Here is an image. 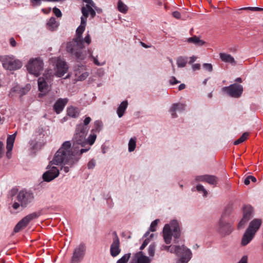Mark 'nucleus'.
I'll list each match as a JSON object with an SVG mask.
<instances>
[{"mask_svg":"<svg viewBox=\"0 0 263 263\" xmlns=\"http://www.w3.org/2000/svg\"><path fill=\"white\" fill-rule=\"evenodd\" d=\"M249 177L250 178V180H251V181L253 182H255L256 181V179L255 177L253 176H249Z\"/></svg>","mask_w":263,"mask_h":263,"instance_id":"nucleus-63","label":"nucleus"},{"mask_svg":"<svg viewBox=\"0 0 263 263\" xmlns=\"http://www.w3.org/2000/svg\"><path fill=\"white\" fill-rule=\"evenodd\" d=\"M170 83L171 84L174 85L179 83V82L174 77H173L170 80Z\"/></svg>","mask_w":263,"mask_h":263,"instance_id":"nucleus-57","label":"nucleus"},{"mask_svg":"<svg viewBox=\"0 0 263 263\" xmlns=\"http://www.w3.org/2000/svg\"><path fill=\"white\" fill-rule=\"evenodd\" d=\"M88 126L82 125H77L76 128L75 134L73 138V145L78 144L82 147H85L87 145L86 136L88 131Z\"/></svg>","mask_w":263,"mask_h":263,"instance_id":"nucleus-5","label":"nucleus"},{"mask_svg":"<svg viewBox=\"0 0 263 263\" xmlns=\"http://www.w3.org/2000/svg\"><path fill=\"white\" fill-rule=\"evenodd\" d=\"M128 105L127 101H124L121 102L118 108H117V112L119 118L122 117L126 110Z\"/></svg>","mask_w":263,"mask_h":263,"instance_id":"nucleus-27","label":"nucleus"},{"mask_svg":"<svg viewBox=\"0 0 263 263\" xmlns=\"http://www.w3.org/2000/svg\"><path fill=\"white\" fill-rule=\"evenodd\" d=\"M151 260L144 255L142 251L135 253L133 256V263H151Z\"/></svg>","mask_w":263,"mask_h":263,"instance_id":"nucleus-18","label":"nucleus"},{"mask_svg":"<svg viewBox=\"0 0 263 263\" xmlns=\"http://www.w3.org/2000/svg\"><path fill=\"white\" fill-rule=\"evenodd\" d=\"M196 189L199 192H202L203 193V196H206V195L208 194V192L205 190V189L204 188L203 185H202L201 184L197 185V186H196Z\"/></svg>","mask_w":263,"mask_h":263,"instance_id":"nucleus-42","label":"nucleus"},{"mask_svg":"<svg viewBox=\"0 0 263 263\" xmlns=\"http://www.w3.org/2000/svg\"><path fill=\"white\" fill-rule=\"evenodd\" d=\"M85 42L88 45H89L91 43V39L90 35L89 34H87V35L85 37V39L83 40V43Z\"/></svg>","mask_w":263,"mask_h":263,"instance_id":"nucleus-52","label":"nucleus"},{"mask_svg":"<svg viewBox=\"0 0 263 263\" xmlns=\"http://www.w3.org/2000/svg\"><path fill=\"white\" fill-rule=\"evenodd\" d=\"M53 12L58 17L62 16V14L61 10L57 7H54L53 9Z\"/></svg>","mask_w":263,"mask_h":263,"instance_id":"nucleus-45","label":"nucleus"},{"mask_svg":"<svg viewBox=\"0 0 263 263\" xmlns=\"http://www.w3.org/2000/svg\"><path fill=\"white\" fill-rule=\"evenodd\" d=\"M90 148V146L80 149L79 154L72 151L71 144L70 141L64 142L61 147L55 154L53 160L50 162L51 164L59 165L63 164L72 167L77 163L83 153L87 152Z\"/></svg>","mask_w":263,"mask_h":263,"instance_id":"nucleus-2","label":"nucleus"},{"mask_svg":"<svg viewBox=\"0 0 263 263\" xmlns=\"http://www.w3.org/2000/svg\"><path fill=\"white\" fill-rule=\"evenodd\" d=\"M187 42L189 43H192L197 46H201L205 44V42L200 39L197 36L194 35L187 39Z\"/></svg>","mask_w":263,"mask_h":263,"instance_id":"nucleus-26","label":"nucleus"},{"mask_svg":"<svg viewBox=\"0 0 263 263\" xmlns=\"http://www.w3.org/2000/svg\"><path fill=\"white\" fill-rule=\"evenodd\" d=\"M206 177V175L198 176L196 177V180L197 181H205V178Z\"/></svg>","mask_w":263,"mask_h":263,"instance_id":"nucleus-48","label":"nucleus"},{"mask_svg":"<svg viewBox=\"0 0 263 263\" xmlns=\"http://www.w3.org/2000/svg\"><path fill=\"white\" fill-rule=\"evenodd\" d=\"M88 52L89 53V57L92 59V61L95 64H96L97 66H101L103 65V64H100V62L97 60V59L92 55V52H91L90 50H88Z\"/></svg>","mask_w":263,"mask_h":263,"instance_id":"nucleus-41","label":"nucleus"},{"mask_svg":"<svg viewBox=\"0 0 263 263\" xmlns=\"http://www.w3.org/2000/svg\"><path fill=\"white\" fill-rule=\"evenodd\" d=\"M149 242V238H147V239H145V240L143 241V243L141 246L140 249L141 250H143L146 247V246L148 245V243Z\"/></svg>","mask_w":263,"mask_h":263,"instance_id":"nucleus-49","label":"nucleus"},{"mask_svg":"<svg viewBox=\"0 0 263 263\" xmlns=\"http://www.w3.org/2000/svg\"><path fill=\"white\" fill-rule=\"evenodd\" d=\"M40 215V213L39 212H34L24 217L15 226L13 230L14 232L15 233L20 232L21 230L26 228L31 221L38 218Z\"/></svg>","mask_w":263,"mask_h":263,"instance_id":"nucleus-9","label":"nucleus"},{"mask_svg":"<svg viewBox=\"0 0 263 263\" xmlns=\"http://www.w3.org/2000/svg\"><path fill=\"white\" fill-rule=\"evenodd\" d=\"M254 235L255 234L252 232L248 230H246L241 239V245L243 246L247 245L252 240L254 237Z\"/></svg>","mask_w":263,"mask_h":263,"instance_id":"nucleus-23","label":"nucleus"},{"mask_svg":"<svg viewBox=\"0 0 263 263\" xmlns=\"http://www.w3.org/2000/svg\"><path fill=\"white\" fill-rule=\"evenodd\" d=\"M173 16L175 18H177V19L180 18V17H181V14L178 11H174V12H173Z\"/></svg>","mask_w":263,"mask_h":263,"instance_id":"nucleus-54","label":"nucleus"},{"mask_svg":"<svg viewBox=\"0 0 263 263\" xmlns=\"http://www.w3.org/2000/svg\"><path fill=\"white\" fill-rule=\"evenodd\" d=\"M203 67L209 72L213 71V66L211 64L204 63L203 65Z\"/></svg>","mask_w":263,"mask_h":263,"instance_id":"nucleus-46","label":"nucleus"},{"mask_svg":"<svg viewBox=\"0 0 263 263\" xmlns=\"http://www.w3.org/2000/svg\"><path fill=\"white\" fill-rule=\"evenodd\" d=\"M86 252V246L80 243L74 250L71 259V263H79L83 259Z\"/></svg>","mask_w":263,"mask_h":263,"instance_id":"nucleus-11","label":"nucleus"},{"mask_svg":"<svg viewBox=\"0 0 263 263\" xmlns=\"http://www.w3.org/2000/svg\"><path fill=\"white\" fill-rule=\"evenodd\" d=\"M95 10L98 13H100L102 12V10L101 8H98L97 6H96V8H94Z\"/></svg>","mask_w":263,"mask_h":263,"instance_id":"nucleus-64","label":"nucleus"},{"mask_svg":"<svg viewBox=\"0 0 263 263\" xmlns=\"http://www.w3.org/2000/svg\"><path fill=\"white\" fill-rule=\"evenodd\" d=\"M240 10H250L252 11H263V8H259V7H243Z\"/></svg>","mask_w":263,"mask_h":263,"instance_id":"nucleus-38","label":"nucleus"},{"mask_svg":"<svg viewBox=\"0 0 263 263\" xmlns=\"http://www.w3.org/2000/svg\"><path fill=\"white\" fill-rule=\"evenodd\" d=\"M3 143L2 141H0V158L2 157V155L3 154Z\"/></svg>","mask_w":263,"mask_h":263,"instance_id":"nucleus-58","label":"nucleus"},{"mask_svg":"<svg viewBox=\"0 0 263 263\" xmlns=\"http://www.w3.org/2000/svg\"><path fill=\"white\" fill-rule=\"evenodd\" d=\"M185 105L184 104L180 103L173 104L170 110L172 117L173 118H176L177 115L176 111H178L181 112L185 109Z\"/></svg>","mask_w":263,"mask_h":263,"instance_id":"nucleus-21","label":"nucleus"},{"mask_svg":"<svg viewBox=\"0 0 263 263\" xmlns=\"http://www.w3.org/2000/svg\"><path fill=\"white\" fill-rule=\"evenodd\" d=\"M163 235L166 244L171 243L172 236L175 239L179 238L180 236V230L178 222L176 220H173L170 225L165 224L163 230Z\"/></svg>","mask_w":263,"mask_h":263,"instance_id":"nucleus-3","label":"nucleus"},{"mask_svg":"<svg viewBox=\"0 0 263 263\" xmlns=\"http://www.w3.org/2000/svg\"><path fill=\"white\" fill-rule=\"evenodd\" d=\"M136 146V138L135 137L131 138L128 142V151L130 152H133Z\"/></svg>","mask_w":263,"mask_h":263,"instance_id":"nucleus-33","label":"nucleus"},{"mask_svg":"<svg viewBox=\"0 0 263 263\" xmlns=\"http://www.w3.org/2000/svg\"><path fill=\"white\" fill-rule=\"evenodd\" d=\"M52 164L49 163L47 167L49 170L43 175V179L45 181L49 182L57 177L59 175V170L55 166H51Z\"/></svg>","mask_w":263,"mask_h":263,"instance_id":"nucleus-14","label":"nucleus"},{"mask_svg":"<svg viewBox=\"0 0 263 263\" xmlns=\"http://www.w3.org/2000/svg\"><path fill=\"white\" fill-rule=\"evenodd\" d=\"M131 256L130 253L124 254L121 258H120L116 263H127Z\"/></svg>","mask_w":263,"mask_h":263,"instance_id":"nucleus-35","label":"nucleus"},{"mask_svg":"<svg viewBox=\"0 0 263 263\" xmlns=\"http://www.w3.org/2000/svg\"><path fill=\"white\" fill-rule=\"evenodd\" d=\"M103 126V124L101 121L97 120L94 122L93 128L91 129V133H94L95 134L100 133Z\"/></svg>","mask_w":263,"mask_h":263,"instance_id":"nucleus-29","label":"nucleus"},{"mask_svg":"<svg viewBox=\"0 0 263 263\" xmlns=\"http://www.w3.org/2000/svg\"><path fill=\"white\" fill-rule=\"evenodd\" d=\"M16 135V133H14L12 135H9L8 137H7L6 145V148L7 149V152L6 153L7 156H8V153L9 152H11L12 150Z\"/></svg>","mask_w":263,"mask_h":263,"instance_id":"nucleus-24","label":"nucleus"},{"mask_svg":"<svg viewBox=\"0 0 263 263\" xmlns=\"http://www.w3.org/2000/svg\"><path fill=\"white\" fill-rule=\"evenodd\" d=\"M168 251L171 253L174 252L177 256L180 257L177 263H187L192 256L191 250L184 245L171 247Z\"/></svg>","mask_w":263,"mask_h":263,"instance_id":"nucleus-4","label":"nucleus"},{"mask_svg":"<svg viewBox=\"0 0 263 263\" xmlns=\"http://www.w3.org/2000/svg\"><path fill=\"white\" fill-rule=\"evenodd\" d=\"M83 1L87 3L85 6L89 5L95 11L93 8H96V6L92 0H83Z\"/></svg>","mask_w":263,"mask_h":263,"instance_id":"nucleus-43","label":"nucleus"},{"mask_svg":"<svg viewBox=\"0 0 263 263\" xmlns=\"http://www.w3.org/2000/svg\"><path fill=\"white\" fill-rule=\"evenodd\" d=\"M97 138L96 134L91 133L88 136V139H86L87 144L88 143L90 145H92L96 141Z\"/></svg>","mask_w":263,"mask_h":263,"instance_id":"nucleus-34","label":"nucleus"},{"mask_svg":"<svg viewBox=\"0 0 263 263\" xmlns=\"http://www.w3.org/2000/svg\"><path fill=\"white\" fill-rule=\"evenodd\" d=\"M88 76V74L87 72H83L82 74L78 77V80L79 81H83L86 79Z\"/></svg>","mask_w":263,"mask_h":263,"instance_id":"nucleus-47","label":"nucleus"},{"mask_svg":"<svg viewBox=\"0 0 263 263\" xmlns=\"http://www.w3.org/2000/svg\"><path fill=\"white\" fill-rule=\"evenodd\" d=\"M56 71L54 73L58 77H61L65 74L68 70V67L66 62L63 60H58L56 65Z\"/></svg>","mask_w":263,"mask_h":263,"instance_id":"nucleus-17","label":"nucleus"},{"mask_svg":"<svg viewBox=\"0 0 263 263\" xmlns=\"http://www.w3.org/2000/svg\"><path fill=\"white\" fill-rule=\"evenodd\" d=\"M250 183V179L249 177V176H248L244 180V183L246 184V185H248Z\"/></svg>","mask_w":263,"mask_h":263,"instance_id":"nucleus-60","label":"nucleus"},{"mask_svg":"<svg viewBox=\"0 0 263 263\" xmlns=\"http://www.w3.org/2000/svg\"><path fill=\"white\" fill-rule=\"evenodd\" d=\"M261 223L262 221L260 219H254L250 223L249 226L247 230L255 234L257 231L260 228Z\"/></svg>","mask_w":263,"mask_h":263,"instance_id":"nucleus-22","label":"nucleus"},{"mask_svg":"<svg viewBox=\"0 0 263 263\" xmlns=\"http://www.w3.org/2000/svg\"><path fill=\"white\" fill-rule=\"evenodd\" d=\"M205 182L212 185H216L218 182V178L213 175H206Z\"/></svg>","mask_w":263,"mask_h":263,"instance_id":"nucleus-30","label":"nucleus"},{"mask_svg":"<svg viewBox=\"0 0 263 263\" xmlns=\"http://www.w3.org/2000/svg\"><path fill=\"white\" fill-rule=\"evenodd\" d=\"M53 77V74L52 70L51 69H49L45 71L43 77L39 78L38 86L40 91H43L47 89V83L50 82Z\"/></svg>","mask_w":263,"mask_h":263,"instance_id":"nucleus-13","label":"nucleus"},{"mask_svg":"<svg viewBox=\"0 0 263 263\" xmlns=\"http://www.w3.org/2000/svg\"><path fill=\"white\" fill-rule=\"evenodd\" d=\"M28 72L35 77H37L43 70V63L42 60L38 58L30 60L27 65Z\"/></svg>","mask_w":263,"mask_h":263,"instance_id":"nucleus-8","label":"nucleus"},{"mask_svg":"<svg viewBox=\"0 0 263 263\" xmlns=\"http://www.w3.org/2000/svg\"><path fill=\"white\" fill-rule=\"evenodd\" d=\"M238 263H248V257L247 256H243L239 261Z\"/></svg>","mask_w":263,"mask_h":263,"instance_id":"nucleus-53","label":"nucleus"},{"mask_svg":"<svg viewBox=\"0 0 263 263\" xmlns=\"http://www.w3.org/2000/svg\"><path fill=\"white\" fill-rule=\"evenodd\" d=\"M91 121V119L89 117H87L85 118L83 121V123H80L79 125H82L84 126H87V125L90 123Z\"/></svg>","mask_w":263,"mask_h":263,"instance_id":"nucleus-44","label":"nucleus"},{"mask_svg":"<svg viewBox=\"0 0 263 263\" xmlns=\"http://www.w3.org/2000/svg\"><path fill=\"white\" fill-rule=\"evenodd\" d=\"M243 217L238 224V229H243L245 224L250 220L253 212V208L250 205H246L243 208Z\"/></svg>","mask_w":263,"mask_h":263,"instance_id":"nucleus-15","label":"nucleus"},{"mask_svg":"<svg viewBox=\"0 0 263 263\" xmlns=\"http://www.w3.org/2000/svg\"><path fill=\"white\" fill-rule=\"evenodd\" d=\"M68 101V99H59L53 105V109L57 114H60Z\"/></svg>","mask_w":263,"mask_h":263,"instance_id":"nucleus-20","label":"nucleus"},{"mask_svg":"<svg viewBox=\"0 0 263 263\" xmlns=\"http://www.w3.org/2000/svg\"><path fill=\"white\" fill-rule=\"evenodd\" d=\"M187 58L179 57L177 59V64L179 67H184L187 64Z\"/></svg>","mask_w":263,"mask_h":263,"instance_id":"nucleus-31","label":"nucleus"},{"mask_svg":"<svg viewBox=\"0 0 263 263\" xmlns=\"http://www.w3.org/2000/svg\"><path fill=\"white\" fill-rule=\"evenodd\" d=\"M82 16L81 18V25L76 30V37L71 42L67 44L66 50L71 55L77 60H83L86 57V51H83V39L82 35L85 30L87 18L90 14L91 17L96 15L95 11L89 5L82 7L81 9Z\"/></svg>","mask_w":263,"mask_h":263,"instance_id":"nucleus-1","label":"nucleus"},{"mask_svg":"<svg viewBox=\"0 0 263 263\" xmlns=\"http://www.w3.org/2000/svg\"><path fill=\"white\" fill-rule=\"evenodd\" d=\"M222 90L230 97L237 98L240 97L242 93L243 87L239 84H233L229 86L223 87Z\"/></svg>","mask_w":263,"mask_h":263,"instance_id":"nucleus-12","label":"nucleus"},{"mask_svg":"<svg viewBox=\"0 0 263 263\" xmlns=\"http://www.w3.org/2000/svg\"><path fill=\"white\" fill-rule=\"evenodd\" d=\"M71 167L70 165L66 166L64 164L61 168V171H63L65 173H67L69 171V168Z\"/></svg>","mask_w":263,"mask_h":263,"instance_id":"nucleus-51","label":"nucleus"},{"mask_svg":"<svg viewBox=\"0 0 263 263\" xmlns=\"http://www.w3.org/2000/svg\"><path fill=\"white\" fill-rule=\"evenodd\" d=\"M196 60V57L193 56L190 58V60L189 61V64H191L194 63Z\"/></svg>","mask_w":263,"mask_h":263,"instance_id":"nucleus-61","label":"nucleus"},{"mask_svg":"<svg viewBox=\"0 0 263 263\" xmlns=\"http://www.w3.org/2000/svg\"><path fill=\"white\" fill-rule=\"evenodd\" d=\"M21 204L17 203V202H14L13 205L12 207L14 209L16 210L18 209V208L20 206Z\"/></svg>","mask_w":263,"mask_h":263,"instance_id":"nucleus-59","label":"nucleus"},{"mask_svg":"<svg viewBox=\"0 0 263 263\" xmlns=\"http://www.w3.org/2000/svg\"><path fill=\"white\" fill-rule=\"evenodd\" d=\"M0 61L2 63L4 68L9 70L18 69L22 66L21 62L13 57L0 55Z\"/></svg>","mask_w":263,"mask_h":263,"instance_id":"nucleus-6","label":"nucleus"},{"mask_svg":"<svg viewBox=\"0 0 263 263\" xmlns=\"http://www.w3.org/2000/svg\"><path fill=\"white\" fill-rule=\"evenodd\" d=\"M10 44L12 47H15L16 45V42L13 37H11L9 40Z\"/></svg>","mask_w":263,"mask_h":263,"instance_id":"nucleus-55","label":"nucleus"},{"mask_svg":"<svg viewBox=\"0 0 263 263\" xmlns=\"http://www.w3.org/2000/svg\"><path fill=\"white\" fill-rule=\"evenodd\" d=\"M155 245L151 244L149 246L148 248V253L150 256H153L155 254Z\"/></svg>","mask_w":263,"mask_h":263,"instance_id":"nucleus-40","label":"nucleus"},{"mask_svg":"<svg viewBox=\"0 0 263 263\" xmlns=\"http://www.w3.org/2000/svg\"><path fill=\"white\" fill-rule=\"evenodd\" d=\"M34 196L32 193L26 190H22L17 195V199L22 207L25 208L33 200Z\"/></svg>","mask_w":263,"mask_h":263,"instance_id":"nucleus-10","label":"nucleus"},{"mask_svg":"<svg viewBox=\"0 0 263 263\" xmlns=\"http://www.w3.org/2000/svg\"><path fill=\"white\" fill-rule=\"evenodd\" d=\"M248 135L249 134L247 133H243L238 139L234 142V145H238L242 143L247 139Z\"/></svg>","mask_w":263,"mask_h":263,"instance_id":"nucleus-36","label":"nucleus"},{"mask_svg":"<svg viewBox=\"0 0 263 263\" xmlns=\"http://www.w3.org/2000/svg\"><path fill=\"white\" fill-rule=\"evenodd\" d=\"M47 25L50 27V29L53 30L57 27V21L54 17H51L47 23Z\"/></svg>","mask_w":263,"mask_h":263,"instance_id":"nucleus-37","label":"nucleus"},{"mask_svg":"<svg viewBox=\"0 0 263 263\" xmlns=\"http://www.w3.org/2000/svg\"><path fill=\"white\" fill-rule=\"evenodd\" d=\"M67 113L68 116L72 118H76L79 116V110L78 108L71 106L67 108Z\"/></svg>","mask_w":263,"mask_h":263,"instance_id":"nucleus-28","label":"nucleus"},{"mask_svg":"<svg viewBox=\"0 0 263 263\" xmlns=\"http://www.w3.org/2000/svg\"><path fill=\"white\" fill-rule=\"evenodd\" d=\"M159 222V219H157L153 221L151 224L149 230L152 232H155L156 230V227Z\"/></svg>","mask_w":263,"mask_h":263,"instance_id":"nucleus-39","label":"nucleus"},{"mask_svg":"<svg viewBox=\"0 0 263 263\" xmlns=\"http://www.w3.org/2000/svg\"><path fill=\"white\" fill-rule=\"evenodd\" d=\"M219 57L220 59L224 62L229 63L233 65H235L236 64V62L234 58L231 54L225 53H220L219 54Z\"/></svg>","mask_w":263,"mask_h":263,"instance_id":"nucleus-25","label":"nucleus"},{"mask_svg":"<svg viewBox=\"0 0 263 263\" xmlns=\"http://www.w3.org/2000/svg\"><path fill=\"white\" fill-rule=\"evenodd\" d=\"M28 91L29 88L28 87L22 88L18 85H16L11 88L9 95L11 97H13L16 95L22 97L26 95Z\"/></svg>","mask_w":263,"mask_h":263,"instance_id":"nucleus-19","label":"nucleus"},{"mask_svg":"<svg viewBox=\"0 0 263 263\" xmlns=\"http://www.w3.org/2000/svg\"><path fill=\"white\" fill-rule=\"evenodd\" d=\"M95 166V161L92 159L89 161L87 164V167L89 169H92Z\"/></svg>","mask_w":263,"mask_h":263,"instance_id":"nucleus-50","label":"nucleus"},{"mask_svg":"<svg viewBox=\"0 0 263 263\" xmlns=\"http://www.w3.org/2000/svg\"><path fill=\"white\" fill-rule=\"evenodd\" d=\"M113 235L114 237L113 238L112 242L110 246V255L115 257L120 253L121 249L120 248V240L116 232H114Z\"/></svg>","mask_w":263,"mask_h":263,"instance_id":"nucleus-16","label":"nucleus"},{"mask_svg":"<svg viewBox=\"0 0 263 263\" xmlns=\"http://www.w3.org/2000/svg\"><path fill=\"white\" fill-rule=\"evenodd\" d=\"M192 68L194 71L199 70L200 69V65L199 64H195L192 65Z\"/></svg>","mask_w":263,"mask_h":263,"instance_id":"nucleus-56","label":"nucleus"},{"mask_svg":"<svg viewBox=\"0 0 263 263\" xmlns=\"http://www.w3.org/2000/svg\"><path fill=\"white\" fill-rule=\"evenodd\" d=\"M118 9L120 12L126 13L128 10V8L125 4L120 0L118 3Z\"/></svg>","mask_w":263,"mask_h":263,"instance_id":"nucleus-32","label":"nucleus"},{"mask_svg":"<svg viewBox=\"0 0 263 263\" xmlns=\"http://www.w3.org/2000/svg\"><path fill=\"white\" fill-rule=\"evenodd\" d=\"M185 88V85L184 84H181L179 87L178 89L179 90H181Z\"/></svg>","mask_w":263,"mask_h":263,"instance_id":"nucleus-62","label":"nucleus"},{"mask_svg":"<svg viewBox=\"0 0 263 263\" xmlns=\"http://www.w3.org/2000/svg\"><path fill=\"white\" fill-rule=\"evenodd\" d=\"M228 216L227 211H225L221 215L219 220L218 230V232L222 236L230 234L233 230L232 225L227 221Z\"/></svg>","mask_w":263,"mask_h":263,"instance_id":"nucleus-7","label":"nucleus"}]
</instances>
